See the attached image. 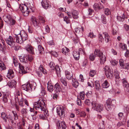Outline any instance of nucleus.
<instances>
[{"label":"nucleus","mask_w":129,"mask_h":129,"mask_svg":"<svg viewBox=\"0 0 129 129\" xmlns=\"http://www.w3.org/2000/svg\"><path fill=\"white\" fill-rule=\"evenodd\" d=\"M50 53L51 54L52 56L55 57H57L58 55V53L55 51H51L50 52Z\"/></svg>","instance_id":"obj_51"},{"label":"nucleus","mask_w":129,"mask_h":129,"mask_svg":"<svg viewBox=\"0 0 129 129\" xmlns=\"http://www.w3.org/2000/svg\"><path fill=\"white\" fill-rule=\"evenodd\" d=\"M98 39L99 41L102 42L104 41V38H103L102 35L100 34H99L98 35Z\"/></svg>","instance_id":"obj_57"},{"label":"nucleus","mask_w":129,"mask_h":129,"mask_svg":"<svg viewBox=\"0 0 129 129\" xmlns=\"http://www.w3.org/2000/svg\"><path fill=\"white\" fill-rule=\"evenodd\" d=\"M88 86L91 87H93L94 86V82L93 80H89L88 82Z\"/></svg>","instance_id":"obj_49"},{"label":"nucleus","mask_w":129,"mask_h":129,"mask_svg":"<svg viewBox=\"0 0 129 129\" xmlns=\"http://www.w3.org/2000/svg\"><path fill=\"white\" fill-rule=\"evenodd\" d=\"M15 97L13 102V104L15 105L16 108L17 110L19 111V108L17 105L18 103L19 104V99H20V97L19 90H16L15 93Z\"/></svg>","instance_id":"obj_6"},{"label":"nucleus","mask_w":129,"mask_h":129,"mask_svg":"<svg viewBox=\"0 0 129 129\" xmlns=\"http://www.w3.org/2000/svg\"><path fill=\"white\" fill-rule=\"evenodd\" d=\"M88 37H90L91 38H93L95 37V35H94L92 32H90L88 34Z\"/></svg>","instance_id":"obj_58"},{"label":"nucleus","mask_w":129,"mask_h":129,"mask_svg":"<svg viewBox=\"0 0 129 129\" xmlns=\"http://www.w3.org/2000/svg\"><path fill=\"white\" fill-rule=\"evenodd\" d=\"M65 74L66 78L68 80H70L73 78V74L70 72L66 71L65 72Z\"/></svg>","instance_id":"obj_22"},{"label":"nucleus","mask_w":129,"mask_h":129,"mask_svg":"<svg viewBox=\"0 0 129 129\" xmlns=\"http://www.w3.org/2000/svg\"><path fill=\"white\" fill-rule=\"evenodd\" d=\"M109 86V84L106 80L105 81L102 85V86L104 88H107Z\"/></svg>","instance_id":"obj_37"},{"label":"nucleus","mask_w":129,"mask_h":129,"mask_svg":"<svg viewBox=\"0 0 129 129\" xmlns=\"http://www.w3.org/2000/svg\"><path fill=\"white\" fill-rule=\"evenodd\" d=\"M101 19L102 20V22L104 24H106L107 21L106 17L104 15H102L101 16Z\"/></svg>","instance_id":"obj_56"},{"label":"nucleus","mask_w":129,"mask_h":129,"mask_svg":"<svg viewBox=\"0 0 129 129\" xmlns=\"http://www.w3.org/2000/svg\"><path fill=\"white\" fill-rule=\"evenodd\" d=\"M92 106V108L98 112H100L103 110V105L98 104L96 101H93L91 103Z\"/></svg>","instance_id":"obj_4"},{"label":"nucleus","mask_w":129,"mask_h":129,"mask_svg":"<svg viewBox=\"0 0 129 129\" xmlns=\"http://www.w3.org/2000/svg\"><path fill=\"white\" fill-rule=\"evenodd\" d=\"M12 113L13 114L14 119L15 120H17L18 118V117L16 111H12Z\"/></svg>","instance_id":"obj_45"},{"label":"nucleus","mask_w":129,"mask_h":129,"mask_svg":"<svg viewBox=\"0 0 129 129\" xmlns=\"http://www.w3.org/2000/svg\"><path fill=\"white\" fill-rule=\"evenodd\" d=\"M18 31H19V30L17 29H15L14 31L15 33V35L16 36L15 37L16 38V41L17 43L21 44L23 43V42L21 39V37L19 33H16Z\"/></svg>","instance_id":"obj_11"},{"label":"nucleus","mask_w":129,"mask_h":129,"mask_svg":"<svg viewBox=\"0 0 129 129\" xmlns=\"http://www.w3.org/2000/svg\"><path fill=\"white\" fill-rule=\"evenodd\" d=\"M15 39L12 36H9L8 38H5V41L11 47H14L15 45Z\"/></svg>","instance_id":"obj_10"},{"label":"nucleus","mask_w":129,"mask_h":129,"mask_svg":"<svg viewBox=\"0 0 129 129\" xmlns=\"http://www.w3.org/2000/svg\"><path fill=\"white\" fill-rule=\"evenodd\" d=\"M103 34L104 37L105 42L106 43L109 42L110 40V38L109 35L106 32H104Z\"/></svg>","instance_id":"obj_25"},{"label":"nucleus","mask_w":129,"mask_h":129,"mask_svg":"<svg viewBox=\"0 0 129 129\" xmlns=\"http://www.w3.org/2000/svg\"><path fill=\"white\" fill-rule=\"evenodd\" d=\"M7 119H9V121L11 122L12 124H15L16 123V121L14 120H13L12 117L10 114L7 116Z\"/></svg>","instance_id":"obj_33"},{"label":"nucleus","mask_w":129,"mask_h":129,"mask_svg":"<svg viewBox=\"0 0 129 129\" xmlns=\"http://www.w3.org/2000/svg\"><path fill=\"white\" fill-rule=\"evenodd\" d=\"M69 18H68L67 16H65L63 18L64 21H65L67 24L69 23H70Z\"/></svg>","instance_id":"obj_59"},{"label":"nucleus","mask_w":129,"mask_h":129,"mask_svg":"<svg viewBox=\"0 0 129 129\" xmlns=\"http://www.w3.org/2000/svg\"><path fill=\"white\" fill-rule=\"evenodd\" d=\"M49 66L52 70H54L55 67V66H56L55 65L54 63L52 62H50L49 64Z\"/></svg>","instance_id":"obj_52"},{"label":"nucleus","mask_w":129,"mask_h":129,"mask_svg":"<svg viewBox=\"0 0 129 129\" xmlns=\"http://www.w3.org/2000/svg\"><path fill=\"white\" fill-rule=\"evenodd\" d=\"M84 28L81 26V28L79 27L75 28V30L76 33L79 36L81 37L83 35L82 31H84Z\"/></svg>","instance_id":"obj_17"},{"label":"nucleus","mask_w":129,"mask_h":129,"mask_svg":"<svg viewBox=\"0 0 129 129\" xmlns=\"http://www.w3.org/2000/svg\"><path fill=\"white\" fill-rule=\"evenodd\" d=\"M48 84L47 89L50 92H52L53 90V86L52 85H49Z\"/></svg>","instance_id":"obj_50"},{"label":"nucleus","mask_w":129,"mask_h":129,"mask_svg":"<svg viewBox=\"0 0 129 129\" xmlns=\"http://www.w3.org/2000/svg\"><path fill=\"white\" fill-rule=\"evenodd\" d=\"M94 9L95 10L100 9L104 8V7L101 5L100 3L98 4L95 3L93 6Z\"/></svg>","instance_id":"obj_21"},{"label":"nucleus","mask_w":129,"mask_h":129,"mask_svg":"<svg viewBox=\"0 0 129 129\" xmlns=\"http://www.w3.org/2000/svg\"><path fill=\"white\" fill-rule=\"evenodd\" d=\"M59 94V93L56 92L53 95V99L54 100H56Z\"/></svg>","instance_id":"obj_61"},{"label":"nucleus","mask_w":129,"mask_h":129,"mask_svg":"<svg viewBox=\"0 0 129 129\" xmlns=\"http://www.w3.org/2000/svg\"><path fill=\"white\" fill-rule=\"evenodd\" d=\"M69 51L70 50L69 49L66 47H64L62 49V53L66 55H68V53Z\"/></svg>","instance_id":"obj_32"},{"label":"nucleus","mask_w":129,"mask_h":129,"mask_svg":"<svg viewBox=\"0 0 129 129\" xmlns=\"http://www.w3.org/2000/svg\"><path fill=\"white\" fill-rule=\"evenodd\" d=\"M54 90L56 92L59 93L61 90V87L58 83H57L54 85Z\"/></svg>","instance_id":"obj_27"},{"label":"nucleus","mask_w":129,"mask_h":129,"mask_svg":"<svg viewBox=\"0 0 129 129\" xmlns=\"http://www.w3.org/2000/svg\"><path fill=\"white\" fill-rule=\"evenodd\" d=\"M6 67L2 62L0 61V71H2L5 70Z\"/></svg>","instance_id":"obj_39"},{"label":"nucleus","mask_w":129,"mask_h":129,"mask_svg":"<svg viewBox=\"0 0 129 129\" xmlns=\"http://www.w3.org/2000/svg\"><path fill=\"white\" fill-rule=\"evenodd\" d=\"M45 103L44 101L43 100L39 101L34 103V107L36 110L38 111L39 112L41 113L43 112L44 114L39 115V116L40 119H45L46 115L48 116L46 111H45Z\"/></svg>","instance_id":"obj_1"},{"label":"nucleus","mask_w":129,"mask_h":129,"mask_svg":"<svg viewBox=\"0 0 129 129\" xmlns=\"http://www.w3.org/2000/svg\"><path fill=\"white\" fill-rule=\"evenodd\" d=\"M14 76V73L12 70L9 69L8 71L7 77L10 79H12Z\"/></svg>","instance_id":"obj_20"},{"label":"nucleus","mask_w":129,"mask_h":129,"mask_svg":"<svg viewBox=\"0 0 129 129\" xmlns=\"http://www.w3.org/2000/svg\"><path fill=\"white\" fill-rule=\"evenodd\" d=\"M7 17L9 20L8 23L10 25H13L15 24L16 22L15 21L10 17V16H8Z\"/></svg>","instance_id":"obj_31"},{"label":"nucleus","mask_w":129,"mask_h":129,"mask_svg":"<svg viewBox=\"0 0 129 129\" xmlns=\"http://www.w3.org/2000/svg\"><path fill=\"white\" fill-rule=\"evenodd\" d=\"M41 4L43 7L45 9H47L51 7L50 2L48 1L42 0Z\"/></svg>","instance_id":"obj_14"},{"label":"nucleus","mask_w":129,"mask_h":129,"mask_svg":"<svg viewBox=\"0 0 129 129\" xmlns=\"http://www.w3.org/2000/svg\"><path fill=\"white\" fill-rule=\"evenodd\" d=\"M119 48H122L123 50H125L126 49V46L124 44L120 43L119 45Z\"/></svg>","instance_id":"obj_41"},{"label":"nucleus","mask_w":129,"mask_h":129,"mask_svg":"<svg viewBox=\"0 0 129 129\" xmlns=\"http://www.w3.org/2000/svg\"><path fill=\"white\" fill-rule=\"evenodd\" d=\"M96 73V71L93 70H90L89 73V76L91 77H93Z\"/></svg>","instance_id":"obj_47"},{"label":"nucleus","mask_w":129,"mask_h":129,"mask_svg":"<svg viewBox=\"0 0 129 129\" xmlns=\"http://www.w3.org/2000/svg\"><path fill=\"white\" fill-rule=\"evenodd\" d=\"M115 101L114 100H111L110 98H108L106 100V104H105V107L106 109L108 111L111 109V107L114 106V105L113 103H115Z\"/></svg>","instance_id":"obj_8"},{"label":"nucleus","mask_w":129,"mask_h":129,"mask_svg":"<svg viewBox=\"0 0 129 129\" xmlns=\"http://www.w3.org/2000/svg\"><path fill=\"white\" fill-rule=\"evenodd\" d=\"M105 13L106 15H109L111 13V11L108 8H105Z\"/></svg>","instance_id":"obj_53"},{"label":"nucleus","mask_w":129,"mask_h":129,"mask_svg":"<svg viewBox=\"0 0 129 129\" xmlns=\"http://www.w3.org/2000/svg\"><path fill=\"white\" fill-rule=\"evenodd\" d=\"M94 53L95 56L99 57L100 63L101 64H104L106 61V56L103 54V53L99 49H95Z\"/></svg>","instance_id":"obj_3"},{"label":"nucleus","mask_w":129,"mask_h":129,"mask_svg":"<svg viewBox=\"0 0 129 129\" xmlns=\"http://www.w3.org/2000/svg\"><path fill=\"white\" fill-rule=\"evenodd\" d=\"M57 126L58 129H65L67 127L64 121H62L60 122L58 120L57 121Z\"/></svg>","instance_id":"obj_13"},{"label":"nucleus","mask_w":129,"mask_h":129,"mask_svg":"<svg viewBox=\"0 0 129 129\" xmlns=\"http://www.w3.org/2000/svg\"><path fill=\"white\" fill-rule=\"evenodd\" d=\"M103 70L105 71V75L107 78L111 79L112 78L113 72L109 66H106L104 68Z\"/></svg>","instance_id":"obj_7"},{"label":"nucleus","mask_w":129,"mask_h":129,"mask_svg":"<svg viewBox=\"0 0 129 129\" xmlns=\"http://www.w3.org/2000/svg\"><path fill=\"white\" fill-rule=\"evenodd\" d=\"M124 110L125 111H126L127 112H129V105H125L124 106Z\"/></svg>","instance_id":"obj_64"},{"label":"nucleus","mask_w":129,"mask_h":129,"mask_svg":"<svg viewBox=\"0 0 129 129\" xmlns=\"http://www.w3.org/2000/svg\"><path fill=\"white\" fill-rule=\"evenodd\" d=\"M36 72L39 77H41L43 76V74H46L47 73L44 67L42 65H40L38 69L36 71Z\"/></svg>","instance_id":"obj_9"},{"label":"nucleus","mask_w":129,"mask_h":129,"mask_svg":"<svg viewBox=\"0 0 129 129\" xmlns=\"http://www.w3.org/2000/svg\"><path fill=\"white\" fill-rule=\"evenodd\" d=\"M56 112L58 115L60 116H64V111L62 107L58 106L56 108Z\"/></svg>","instance_id":"obj_12"},{"label":"nucleus","mask_w":129,"mask_h":129,"mask_svg":"<svg viewBox=\"0 0 129 129\" xmlns=\"http://www.w3.org/2000/svg\"><path fill=\"white\" fill-rule=\"evenodd\" d=\"M72 17L73 18L76 19L78 17V12L75 10H73L72 12Z\"/></svg>","instance_id":"obj_28"},{"label":"nucleus","mask_w":129,"mask_h":129,"mask_svg":"<svg viewBox=\"0 0 129 129\" xmlns=\"http://www.w3.org/2000/svg\"><path fill=\"white\" fill-rule=\"evenodd\" d=\"M114 74L116 79H118L120 78L119 76V73L116 69H115L114 70Z\"/></svg>","instance_id":"obj_34"},{"label":"nucleus","mask_w":129,"mask_h":129,"mask_svg":"<svg viewBox=\"0 0 129 129\" xmlns=\"http://www.w3.org/2000/svg\"><path fill=\"white\" fill-rule=\"evenodd\" d=\"M20 61L24 63H26L27 62V58L26 57L25 55L24 56H21L19 57Z\"/></svg>","instance_id":"obj_29"},{"label":"nucleus","mask_w":129,"mask_h":129,"mask_svg":"<svg viewBox=\"0 0 129 129\" xmlns=\"http://www.w3.org/2000/svg\"><path fill=\"white\" fill-rule=\"evenodd\" d=\"M123 85L124 87L127 88L129 86V84L126 79L123 78L122 79Z\"/></svg>","instance_id":"obj_35"},{"label":"nucleus","mask_w":129,"mask_h":129,"mask_svg":"<svg viewBox=\"0 0 129 129\" xmlns=\"http://www.w3.org/2000/svg\"><path fill=\"white\" fill-rule=\"evenodd\" d=\"M95 56V55L93 54H91L89 56V59L90 60L93 61L94 60Z\"/></svg>","instance_id":"obj_54"},{"label":"nucleus","mask_w":129,"mask_h":129,"mask_svg":"<svg viewBox=\"0 0 129 129\" xmlns=\"http://www.w3.org/2000/svg\"><path fill=\"white\" fill-rule=\"evenodd\" d=\"M54 69L55 70L57 76H58L60 74V68L58 66L56 65L55 66Z\"/></svg>","instance_id":"obj_40"},{"label":"nucleus","mask_w":129,"mask_h":129,"mask_svg":"<svg viewBox=\"0 0 129 129\" xmlns=\"http://www.w3.org/2000/svg\"><path fill=\"white\" fill-rule=\"evenodd\" d=\"M19 33L23 42L28 39V36L25 31L24 30H22L20 31L19 30Z\"/></svg>","instance_id":"obj_15"},{"label":"nucleus","mask_w":129,"mask_h":129,"mask_svg":"<svg viewBox=\"0 0 129 129\" xmlns=\"http://www.w3.org/2000/svg\"><path fill=\"white\" fill-rule=\"evenodd\" d=\"M60 81L65 86H67V82L66 80V79L65 78L61 77L60 79Z\"/></svg>","instance_id":"obj_38"},{"label":"nucleus","mask_w":129,"mask_h":129,"mask_svg":"<svg viewBox=\"0 0 129 129\" xmlns=\"http://www.w3.org/2000/svg\"><path fill=\"white\" fill-rule=\"evenodd\" d=\"M38 50L40 54H42L44 51L43 48L41 45H38Z\"/></svg>","instance_id":"obj_48"},{"label":"nucleus","mask_w":129,"mask_h":129,"mask_svg":"<svg viewBox=\"0 0 129 129\" xmlns=\"http://www.w3.org/2000/svg\"><path fill=\"white\" fill-rule=\"evenodd\" d=\"M16 83L14 80H10L8 82L7 84L10 88L15 87L16 84Z\"/></svg>","instance_id":"obj_23"},{"label":"nucleus","mask_w":129,"mask_h":129,"mask_svg":"<svg viewBox=\"0 0 129 129\" xmlns=\"http://www.w3.org/2000/svg\"><path fill=\"white\" fill-rule=\"evenodd\" d=\"M30 20L34 26L37 27L38 26L39 24V22L35 17L33 16H31Z\"/></svg>","instance_id":"obj_18"},{"label":"nucleus","mask_w":129,"mask_h":129,"mask_svg":"<svg viewBox=\"0 0 129 129\" xmlns=\"http://www.w3.org/2000/svg\"><path fill=\"white\" fill-rule=\"evenodd\" d=\"M85 104L86 105L89 106L90 105L91 102L89 99H86L85 102Z\"/></svg>","instance_id":"obj_62"},{"label":"nucleus","mask_w":129,"mask_h":129,"mask_svg":"<svg viewBox=\"0 0 129 129\" xmlns=\"http://www.w3.org/2000/svg\"><path fill=\"white\" fill-rule=\"evenodd\" d=\"M25 47L26 50L29 53L32 54H34L33 48L30 44L27 45L25 46Z\"/></svg>","instance_id":"obj_19"},{"label":"nucleus","mask_w":129,"mask_h":129,"mask_svg":"<svg viewBox=\"0 0 129 129\" xmlns=\"http://www.w3.org/2000/svg\"><path fill=\"white\" fill-rule=\"evenodd\" d=\"M110 62L112 65L115 66L117 64L118 62L115 60H112L110 61Z\"/></svg>","instance_id":"obj_60"},{"label":"nucleus","mask_w":129,"mask_h":129,"mask_svg":"<svg viewBox=\"0 0 129 129\" xmlns=\"http://www.w3.org/2000/svg\"><path fill=\"white\" fill-rule=\"evenodd\" d=\"M36 85V83L34 82L30 84L28 83H26L22 85L21 88L26 91L30 92L32 91V88H35Z\"/></svg>","instance_id":"obj_5"},{"label":"nucleus","mask_w":129,"mask_h":129,"mask_svg":"<svg viewBox=\"0 0 129 129\" xmlns=\"http://www.w3.org/2000/svg\"><path fill=\"white\" fill-rule=\"evenodd\" d=\"M20 8L23 15L25 16H27L29 13L31 11L32 12L34 11V8L32 7L29 8L25 4L20 5Z\"/></svg>","instance_id":"obj_2"},{"label":"nucleus","mask_w":129,"mask_h":129,"mask_svg":"<svg viewBox=\"0 0 129 129\" xmlns=\"http://www.w3.org/2000/svg\"><path fill=\"white\" fill-rule=\"evenodd\" d=\"M18 67L20 69L19 72L20 73H25V71L24 67L21 64H19Z\"/></svg>","instance_id":"obj_36"},{"label":"nucleus","mask_w":129,"mask_h":129,"mask_svg":"<svg viewBox=\"0 0 129 129\" xmlns=\"http://www.w3.org/2000/svg\"><path fill=\"white\" fill-rule=\"evenodd\" d=\"M28 110L27 109L22 108L21 111L22 115L23 117H26L28 115Z\"/></svg>","instance_id":"obj_24"},{"label":"nucleus","mask_w":129,"mask_h":129,"mask_svg":"<svg viewBox=\"0 0 129 129\" xmlns=\"http://www.w3.org/2000/svg\"><path fill=\"white\" fill-rule=\"evenodd\" d=\"M73 55L75 60H78L79 59L80 54L78 52L76 51H73Z\"/></svg>","instance_id":"obj_26"},{"label":"nucleus","mask_w":129,"mask_h":129,"mask_svg":"<svg viewBox=\"0 0 129 129\" xmlns=\"http://www.w3.org/2000/svg\"><path fill=\"white\" fill-rule=\"evenodd\" d=\"M13 64H14L15 67H17L18 66H19V64H20L17 62V59L15 58H13Z\"/></svg>","instance_id":"obj_55"},{"label":"nucleus","mask_w":129,"mask_h":129,"mask_svg":"<svg viewBox=\"0 0 129 129\" xmlns=\"http://www.w3.org/2000/svg\"><path fill=\"white\" fill-rule=\"evenodd\" d=\"M118 28L116 26H115L113 28L112 30V33L113 35H115L116 34Z\"/></svg>","instance_id":"obj_42"},{"label":"nucleus","mask_w":129,"mask_h":129,"mask_svg":"<svg viewBox=\"0 0 129 129\" xmlns=\"http://www.w3.org/2000/svg\"><path fill=\"white\" fill-rule=\"evenodd\" d=\"M21 97V98L19 102V104L21 107H23L24 105V104L23 103V102H24L25 104L27 106H28L29 104L27 100L25 99L22 98L20 96V97Z\"/></svg>","instance_id":"obj_16"},{"label":"nucleus","mask_w":129,"mask_h":129,"mask_svg":"<svg viewBox=\"0 0 129 129\" xmlns=\"http://www.w3.org/2000/svg\"><path fill=\"white\" fill-rule=\"evenodd\" d=\"M92 95V93L91 91H88L86 94V95L88 98L91 97Z\"/></svg>","instance_id":"obj_63"},{"label":"nucleus","mask_w":129,"mask_h":129,"mask_svg":"<svg viewBox=\"0 0 129 129\" xmlns=\"http://www.w3.org/2000/svg\"><path fill=\"white\" fill-rule=\"evenodd\" d=\"M72 84L73 86L76 88H77L79 84L78 81L74 78L72 79Z\"/></svg>","instance_id":"obj_30"},{"label":"nucleus","mask_w":129,"mask_h":129,"mask_svg":"<svg viewBox=\"0 0 129 129\" xmlns=\"http://www.w3.org/2000/svg\"><path fill=\"white\" fill-rule=\"evenodd\" d=\"M79 95L80 98L82 100H84V97L85 94L84 91L81 92H80Z\"/></svg>","instance_id":"obj_46"},{"label":"nucleus","mask_w":129,"mask_h":129,"mask_svg":"<svg viewBox=\"0 0 129 129\" xmlns=\"http://www.w3.org/2000/svg\"><path fill=\"white\" fill-rule=\"evenodd\" d=\"M95 87L97 90H99L100 88V86L98 82L97 81L95 82Z\"/></svg>","instance_id":"obj_43"},{"label":"nucleus","mask_w":129,"mask_h":129,"mask_svg":"<svg viewBox=\"0 0 129 129\" xmlns=\"http://www.w3.org/2000/svg\"><path fill=\"white\" fill-rule=\"evenodd\" d=\"M1 116L3 120L5 122H7V116L4 112H2L1 114Z\"/></svg>","instance_id":"obj_44"}]
</instances>
